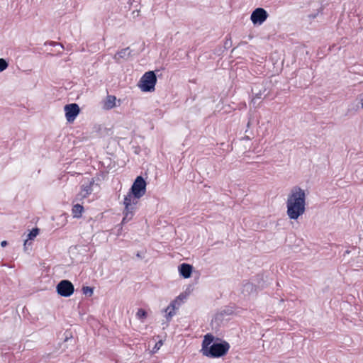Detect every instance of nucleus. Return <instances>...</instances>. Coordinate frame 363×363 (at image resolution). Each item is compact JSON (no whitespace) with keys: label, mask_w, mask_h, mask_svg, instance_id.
<instances>
[{"label":"nucleus","mask_w":363,"mask_h":363,"mask_svg":"<svg viewBox=\"0 0 363 363\" xmlns=\"http://www.w3.org/2000/svg\"><path fill=\"white\" fill-rule=\"evenodd\" d=\"M134 211H125V208L124 209L123 214L124 217L122 220V224H124L129 220H130L133 218Z\"/></svg>","instance_id":"dca6fc26"},{"label":"nucleus","mask_w":363,"mask_h":363,"mask_svg":"<svg viewBox=\"0 0 363 363\" xmlns=\"http://www.w3.org/2000/svg\"><path fill=\"white\" fill-rule=\"evenodd\" d=\"M116 96L113 95H108L104 103V106L106 109H111L116 105Z\"/></svg>","instance_id":"4468645a"},{"label":"nucleus","mask_w":363,"mask_h":363,"mask_svg":"<svg viewBox=\"0 0 363 363\" xmlns=\"http://www.w3.org/2000/svg\"><path fill=\"white\" fill-rule=\"evenodd\" d=\"M227 46H228V43L226 41V42L225 43V47H227Z\"/></svg>","instance_id":"cd10ccee"},{"label":"nucleus","mask_w":363,"mask_h":363,"mask_svg":"<svg viewBox=\"0 0 363 363\" xmlns=\"http://www.w3.org/2000/svg\"><path fill=\"white\" fill-rule=\"evenodd\" d=\"M350 252V250H346V251H345V255H346V254H349Z\"/></svg>","instance_id":"bb28decb"},{"label":"nucleus","mask_w":363,"mask_h":363,"mask_svg":"<svg viewBox=\"0 0 363 363\" xmlns=\"http://www.w3.org/2000/svg\"><path fill=\"white\" fill-rule=\"evenodd\" d=\"M60 45L62 48H64L62 44L60 43Z\"/></svg>","instance_id":"7c9ffc66"},{"label":"nucleus","mask_w":363,"mask_h":363,"mask_svg":"<svg viewBox=\"0 0 363 363\" xmlns=\"http://www.w3.org/2000/svg\"><path fill=\"white\" fill-rule=\"evenodd\" d=\"M131 54V50L129 48H125L118 51L114 55V60L116 62H120L121 59L127 60Z\"/></svg>","instance_id":"9b49d317"},{"label":"nucleus","mask_w":363,"mask_h":363,"mask_svg":"<svg viewBox=\"0 0 363 363\" xmlns=\"http://www.w3.org/2000/svg\"><path fill=\"white\" fill-rule=\"evenodd\" d=\"M9 65V62L6 59L0 58V72L6 70Z\"/></svg>","instance_id":"6ab92c4d"},{"label":"nucleus","mask_w":363,"mask_h":363,"mask_svg":"<svg viewBox=\"0 0 363 363\" xmlns=\"http://www.w3.org/2000/svg\"><path fill=\"white\" fill-rule=\"evenodd\" d=\"M28 240H25L24 246H26V245H28Z\"/></svg>","instance_id":"a878e982"},{"label":"nucleus","mask_w":363,"mask_h":363,"mask_svg":"<svg viewBox=\"0 0 363 363\" xmlns=\"http://www.w3.org/2000/svg\"><path fill=\"white\" fill-rule=\"evenodd\" d=\"M82 291L84 295L91 296L93 295L94 288L90 286H83Z\"/></svg>","instance_id":"a211bd4d"},{"label":"nucleus","mask_w":363,"mask_h":363,"mask_svg":"<svg viewBox=\"0 0 363 363\" xmlns=\"http://www.w3.org/2000/svg\"><path fill=\"white\" fill-rule=\"evenodd\" d=\"M84 211V207L82 205L77 203L73 206L72 212L74 218H80L82 216V213Z\"/></svg>","instance_id":"ddd939ff"},{"label":"nucleus","mask_w":363,"mask_h":363,"mask_svg":"<svg viewBox=\"0 0 363 363\" xmlns=\"http://www.w3.org/2000/svg\"><path fill=\"white\" fill-rule=\"evenodd\" d=\"M256 291V286L252 283H250L249 281L245 282L243 284L242 293L246 296L250 295L252 292Z\"/></svg>","instance_id":"f8f14e48"},{"label":"nucleus","mask_w":363,"mask_h":363,"mask_svg":"<svg viewBox=\"0 0 363 363\" xmlns=\"http://www.w3.org/2000/svg\"><path fill=\"white\" fill-rule=\"evenodd\" d=\"M138 200L139 199H136V197H134V196H133L131 204H133V211L135 210V206L138 203Z\"/></svg>","instance_id":"5701e85b"},{"label":"nucleus","mask_w":363,"mask_h":363,"mask_svg":"<svg viewBox=\"0 0 363 363\" xmlns=\"http://www.w3.org/2000/svg\"><path fill=\"white\" fill-rule=\"evenodd\" d=\"M306 194L301 187H293L286 201V213L291 220H297L306 211Z\"/></svg>","instance_id":"f257e3e1"},{"label":"nucleus","mask_w":363,"mask_h":363,"mask_svg":"<svg viewBox=\"0 0 363 363\" xmlns=\"http://www.w3.org/2000/svg\"><path fill=\"white\" fill-rule=\"evenodd\" d=\"M56 291L60 296L67 298L71 296L73 294L74 291V287L70 281L67 279H63L57 284Z\"/></svg>","instance_id":"39448f33"},{"label":"nucleus","mask_w":363,"mask_h":363,"mask_svg":"<svg viewBox=\"0 0 363 363\" xmlns=\"http://www.w3.org/2000/svg\"><path fill=\"white\" fill-rule=\"evenodd\" d=\"M146 182L142 176H138L134 181L131 188L130 192L136 197V199L141 198L146 192Z\"/></svg>","instance_id":"20e7f679"},{"label":"nucleus","mask_w":363,"mask_h":363,"mask_svg":"<svg viewBox=\"0 0 363 363\" xmlns=\"http://www.w3.org/2000/svg\"><path fill=\"white\" fill-rule=\"evenodd\" d=\"M94 180L91 179L86 184H83L81 186V191L76 196L75 200L81 201L87 197L92 192V186Z\"/></svg>","instance_id":"6e6552de"},{"label":"nucleus","mask_w":363,"mask_h":363,"mask_svg":"<svg viewBox=\"0 0 363 363\" xmlns=\"http://www.w3.org/2000/svg\"><path fill=\"white\" fill-rule=\"evenodd\" d=\"M136 257H137L138 258H140V259H142V258H143V257H142V255H140V253L139 252H138L136 253Z\"/></svg>","instance_id":"393cba45"},{"label":"nucleus","mask_w":363,"mask_h":363,"mask_svg":"<svg viewBox=\"0 0 363 363\" xmlns=\"http://www.w3.org/2000/svg\"><path fill=\"white\" fill-rule=\"evenodd\" d=\"M214 340L215 337L211 333L204 336L201 350L203 356L210 358H219L228 353L230 349V345L228 342L219 338H216V341Z\"/></svg>","instance_id":"f03ea898"},{"label":"nucleus","mask_w":363,"mask_h":363,"mask_svg":"<svg viewBox=\"0 0 363 363\" xmlns=\"http://www.w3.org/2000/svg\"><path fill=\"white\" fill-rule=\"evenodd\" d=\"M250 122L249 121V122L247 123V127H249V126H250Z\"/></svg>","instance_id":"c756f323"},{"label":"nucleus","mask_w":363,"mask_h":363,"mask_svg":"<svg viewBox=\"0 0 363 363\" xmlns=\"http://www.w3.org/2000/svg\"><path fill=\"white\" fill-rule=\"evenodd\" d=\"M133 196V195L130 191L124 198L123 204L125 205V211H132V210H133V204H131Z\"/></svg>","instance_id":"2eb2a0df"},{"label":"nucleus","mask_w":363,"mask_h":363,"mask_svg":"<svg viewBox=\"0 0 363 363\" xmlns=\"http://www.w3.org/2000/svg\"><path fill=\"white\" fill-rule=\"evenodd\" d=\"M39 231L38 228H33L28 235V239L33 240L38 235Z\"/></svg>","instance_id":"aec40b11"},{"label":"nucleus","mask_w":363,"mask_h":363,"mask_svg":"<svg viewBox=\"0 0 363 363\" xmlns=\"http://www.w3.org/2000/svg\"><path fill=\"white\" fill-rule=\"evenodd\" d=\"M252 91L255 94L254 98L252 99V102L253 104H255L256 99H260L262 95V92L261 90H259L258 91L255 92V90L253 89H252Z\"/></svg>","instance_id":"412c9836"},{"label":"nucleus","mask_w":363,"mask_h":363,"mask_svg":"<svg viewBox=\"0 0 363 363\" xmlns=\"http://www.w3.org/2000/svg\"><path fill=\"white\" fill-rule=\"evenodd\" d=\"M66 119L69 123L73 122L80 112L78 104L73 103L65 106Z\"/></svg>","instance_id":"0eeeda50"},{"label":"nucleus","mask_w":363,"mask_h":363,"mask_svg":"<svg viewBox=\"0 0 363 363\" xmlns=\"http://www.w3.org/2000/svg\"><path fill=\"white\" fill-rule=\"evenodd\" d=\"M193 267L187 263H182L179 266V272L182 277L185 279L189 278L192 273Z\"/></svg>","instance_id":"9d476101"},{"label":"nucleus","mask_w":363,"mask_h":363,"mask_svg":"<svg viewBox=\"0 0 363 363\" xmlns=\"http://www.w3.org/2000/svg\"><path fill=\"white\" fill-rule=\"evenodd\" d=\"M157 77L154 71L145 72L140 78L138 86L143 91L151 92L155 90Z\"/></svg>","instance_id":"7ed1b4c3"},{"label":"nucleus","mask_w":363,"mask_h":363,"mask_svg":"<svg viewBox=\"0 0 363 363\" xmlns=\"http://www.w3.org/2000/svg\"><path fill=\"white\" fill-rule=\"evenodd\" d=\"M162 345H163L162 340H160L157 342H156V344L155 345V346L152 349V352H156Z\"/></svg>","instance_id":"4be33fe9"},{"label":"nucleus","mask_w":363,"mask_h":363,"mask_svg":"<svg viewBox=\"0 0 363 363\" xmlns=\"http://www.w3.org/2000/svg\"><path fill=\"white\" fill-rule=\"evenodd\" d=\"M136 316L138 319L143 320L144 319H145L147 318V313L145 310H144L143 308H140V309H138V311L136 313Z\"/></svg>","instance_id":"f3484780"},{"label":"nucleus","mask_w":363,"mask_h":363,"mask_svg":"<svg viewBox=\"0 0 363 363\" xmlns=\"http://www.w3.org/2000/svg\"><path fill=\"white\" fill-rule=\"evenodd\" d=\"M361 104H362V108H363V100H362Z\"/></svg>","instance_id":"c85d7f7f"},{"label":"nucleus","mask_w":363,"mask_h":363,"mask_svg":"<svg viewBox=\"0 0 363 363\" xmlns=\"http://www.w3.org/2000/svg\"><path fill=\"white\" fill-rule=\"evenodd\" d=\"M269 14L263 8H257L251 13L250 20L254 25L262 24L268 18Z\"/></svg>","instance_id":"423d86ee"},{"label":"nucleus","mask_w":363,"mask_h":363,"mask_svg":"<svg viewBox=\"0 0 363 363\" xmlns=\"http://www.w3.org/2000/svg\"><path fill=\"white\" fill-rule=\"evenodd\" d=\"M7 245H8V242H7V241H6V240H4V241H2V242H1V246L2 247H6Z\"/></svg>","instance_id":"b1692460"},{"label":"nucleus","mask_w":363,"mask_h":363,"mask_svg":"<svg viewBox=\"0 0 363 363\" xmlns=\"http://www.w3.org/2000/svg\"><path fill=\"white\" fill-rule=\"evenodd\" d=\"M185 298V296L183 294H180L177 299L172 301L170 304L167 307V308L164 310V312L166 313V318L167 321H170L172 318L175 315V309L176 303H177V299H182Z\"/></svg>","instance_id":"1a4fd4ad"}]
</instances>
